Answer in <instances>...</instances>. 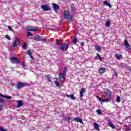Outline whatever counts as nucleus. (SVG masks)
Instances as JSON below:
<instances>
[{
  "instance_id": "3",
  "label": "nucleus",
  "mask_w": 131,
  "mask_h": 131,
  "mask_svg": "<svg viewBox=\"0 0 131 131\" xmlns=\"http://www.w3.org/2000/svg\"><path fill=\"white\" fill-rule=\"evenodd\" d=\"M20 45V39L18 38H15L14 40L13 41V48H16V47H18Z\"/></svg>"
},
{
  "instance_id": "21",
  "label": "nucleus",
  "mask_w": 131,
  "mask_h": 131,
  "mask_svg": "<svg viewBox=\"0 0 131 131\" xmlns=\"http://www.w3.org/2000/svg\"><path fill=\"white\" fill-rule=\"evenodd\" d=\"M116 57L117 59H118V60H120V59H121V58H122V55H121L120 54H116Z\"/></svg>"
},
{
  "instance_id": "32",
  "label": "nucleus",
  "mask_w": 131,
  "mask_h": 131,
  "mask_svg": "<svg viewBox=\"0 0 131 131\" xmlns=\"http://www.w3.org/2000/svg\"><path fill=\"white\" fill-rule=\"evenodd\" d=\"M0 131H8V129H5L3 127H0Z\"/></svg>"
},
{
  "instance_id": "1",
  "label": "nucleus",
  "mask_w": 131,
  "mask_h": 131,
  "mask_svg": "<svg viewBox=\"0 0 131 131\" xmlns=\"http://www.w3.org/2000/svg\"><path fill=\"white\" fill-rule=\"evenodd\" d=\"M33 39L36 40L37 41H46L47 39L44 38L43 37H40V36H38V37H34Z\"/></svg>"
},
{
  "instance_id": "58",
  "label": "nucleus",
  "mask_w": 131,
  "mask_h": 131,
  "mask_svg": "<svg viewBox=\"0 0 131 131\" xmlns=\"http://www.w3.org/2000/svg\"><path fill=\"white\" fill-rule=\"evenodd\" d=\"M68 35H69V33H68Z\"/></svg>"
},
{
  "instance_id": "23",
  "label": "nucleus",
  "mask_w": 131,
  "mask_h": 131,
  "mask_svg": "<svg viewBox=\"0 0 131 131\" xmlns=\"http://www.w3.org/2000/svg\"><path fill=\"white\" fill-rule=\"evenodd\" d=\"M27 47V43L25 42L23 44L22 48L24 50H26V47Z\"/></svg>"
},
{
  "instance_id": "42",
  "label": "nucleus",
  "mask_w": 131,
  "mask_h": 131,
  "mask_svg": "<svg viewBox=\"0 0 131 131\" xmlns=\"http://www.w3.org/2000/svg\"><path fill=\"white\" fill-rule=\"evenodd\" d=\"M64 19H66V11H64Z\"/></svg>"
},
{
  "instance_id": "39",
  "label": "nucleus",
  "mask_w": 131,
  "mask_h": 131,
  "mask_svg": "<svg viewBox=\"0 0 131 131\" xmlns=\"http://www.w3.org/2000/svg\"><path fill=\"white\" fill-rule=\"evenodd\" d=\"M5 37L6 38H7V39H8V40H11V37H10L9 36V35H5Z\"/></svg>"
},
{
  "instance_id": "46",
  "label": "nucleus",
  "mask_w": 131,
  "mask_h": 131,
  "mask_svg": "<svg viewBox=\"0 0 131 131\" xmlns=\"http://www.w3.org/2000/svg\"><path fill=\"white\" fill-rule=\"evenodd\" d=\"M114 73L116 76H117V72H116V71H114Z\"/></svg>"
},
{
  "instance_id": "20",
  "label": "nucleus",
  "mask_w": 131,
  "mask_h": 131,
  "mask_svg": "<svg viewBox=\"0 0 131 131\" xmlns=\"http://www.w3.org/2000/svg\"><path fill=\"white\" fill-rule=\"evenodd\" d=\"M94 126H95L96 129H97V130H100V129H99V124L98 123L95 122Z\"/></svg>"
},
{
  "instance_id": "49",
  "label": "nucleus",
  "mask_w": 131,
  "mask_h": 131,
  "mask_svg": "<svg viewBox=\"0 0 131 131\" xmlns=\"http://www.w3.org/2000/svg\"><path fill=\"white\" fill-rule=\"evenodd\" d=\"M30 57L31 59H32V60H33V56H32V55H30Z\"/></svg>"
},
{
  "instance_id": "52",
  "label": "nucleus",
  "mask_w": 131,
  "mask_h": 131,
  "mask_svg": "<svg viewBox=\"0 0 131 131\" xmlns=\"http://www.w3.org/2000/svg\"><path fill=\"white\" fill-rule=\"evenodd\" d=\"M67 97H68V98H70V96H71V95H67Z\"/></svg>"
},
{
  "instance_id": "35",
  "label": "nucleus",
  "mask_w": 131,
  "mask_h": 131,
  "mask_svg": "<svg viewBox=\"0 0 131 131\" xmlns=\"http://www.w3.org/2000/svg\"><path fill=\"white\" fill-rule=\"evenodd\" d=\"M96 97L100 102H102L103 99H102L101 97H99L98 96H97Z\"/></svg>"
},
{
  "instance_id": "50",
  "label": "nucleus",
  "mask_w": 131,
  "mask_h": 131,
  "mask_svg": "<svg viewBox=\"0 0 131 131\" xmlns=\"http://www.w3.org/2000/svg\"><path fill=\"white\" fill-rule=\"evenodd\" d=\"M2 108H3V106H2V105L0 104V111L1 110H2Z\"/></svg>"
},
{
  "instance_id": "2",
  "label": "nucleus",
  "mask_w": 131,
  "mask_h": 131,
  "mask_svg": "<svg viewBox=\"0 0 131 131\" xmlns=\"http://www.w3.org/2000/svg\"><path fill=\"white\" fill-rule=\"evenodd\" d=\"M10 61L12 64H19L20 61L17 57H12L10 58Z\"/></svg>"
},
{
  "instance_id": "59",
  "label": "nucleus",
  "mask_w": 131,
  "mask_h": 131,
  "mask_svg": "<svg viewBox=\"0 0 131 131\" xmlns=\"http://www.w3.org/2000/svg\"><path fill=\"white\" fill-rule=\"evenodd\" d=\"M59 29V28H57V30Z\"/></svg>"
},
{
  "instance_id": "36",
  "label": "nucleus",
  "mask_w": 131,
  "mask_h": 131,
  "mask_svg": "<svg viewBox=\"0 0 131 131\" xmlns=\"http://www.w3.org/2000/svg\"><path fill=\"white\" fill-rule=\"evenodd\" d=\"M101 102L102 103H104L105 102H109V99H102V101Z\"/></svg>"
},
{
  "instance_id": "5",
  "label": "nucleus",
  "mask_w": 131,
  "mask_h": 131,
  "mask_svg": "<svg viewBox=\"0 0 131 131\" xmlns=\"http://www.w3.org/2000/svg\"><path fill=\"white\" fill-rule=\"evenodd\" d=\"M41 9H42L43 12L46 11H51V9L50 8V7L48 5H41Z\"/></svg>"
},
{
  "instance_id": "51",
  "label": "nucleus",
  "mask_w": 131,
  "mask_h": 131,
  "mask_svg": "<svg viewBox=\"0 0 131 131\" xmlns=\"http://www.w3.org/2000/svg\"><path fill=\"white\" fill-rule=\"evenodd\" d=\"M66 68H64V70L63 71V73H65L66 72Z\"/></svg>"
},
{
  "instance_id": "47",
  "label": "nucleus",
  "mask_w": 131,
  "mask_h": 131,
  "mask_svg": "<svg viewBox=\"0 0 131 131\" xmlns=\"http://www.w3.org/2000/svg\"><path fill=\"white\" fill-rule=\"evenodd\" d=\"M22 66L24 67V68H25L26 66L24 64V63H22Z\"/></svg>"
},
{
  "instance_id": "28",
  "label": "nucleus",
  "mask_w": 131,
  "mask_h": 131,
  "mask_svg": "<svg viewBox=\"0 0 131 131\" xmlns=\"http://www.w3.org/2000/svg\"><path fill=\"white\" fill-rule=\"evenodd\" d=\"M74 6L73 5V4L71 5V9H72V10L74 11H75L76 10V8H75L74 6Z\"/></svg>"
},
{
  "instance_id": "10",
  "label": "nucleus",
  "mask_w": 131,
  "mask_h": 131,
  "mask_svg": "<svg viewBox=\"0 0 131 131\" xmlns=\"http://www.w3.org/2000/svg\"><path fill=\"white\" fill-rule=\"evenodd\" d=\"M104 94L107 96L108 98H110L111 97V91H110L109 90L106 89V91L104 92Z\"/></svg>"
},
{
  "instance_id": "54",
  "label": "nucleus",
  "mask_w": 131,
  "mask_h": 131,
  "mask_svg": "<svg viewBox=\"0 0 131 131\" xmlns=\"http://www.w3.org/2000/svg\"><path fill=\"white\" fill-rule=\"evenodd\" d=\"M129 117H128L126 118V119H128V118H129Z\"/></svg>"
},
{
  "instance_id": "18",
  "label": "nucleus",
  "mask_w": 131,
  "mask_h": 131,
  "mask_svg": "<svg viewBox=\"0 0 131 131\" xmlns=\"http://www.w3.org/2000/svg\"><path fill=\"white\" fill-rule=\"evenodd\" d=\"M96 59H99V60H100V61H102V60L103 59V58L101 57V55L99 54V53H97Z\"/></svg>"
},
{
  "instance_id": "14",
  "label": "nucleus",
  "mask_w": 131,
  "mask_h": 131,
  "mask_svg": "<svg viewBox=\"0 0 131 131\" xmlns=\"http://www.w3.org/2000/svg\"><path fill=\"white\" fill-rule=\"evenodd\" d=\"M103 5H104V6H107V7H109L110 8H111L112 7L111 4L109 3V2H108L107 1H105L103 2Z\"/></svg>"
},
{
  "instance_id": "22",
  "label": "nucleus",
  "mask_w": 131,
  "mask_h": 131,
  "mask_svg": "<svg viewBox=\"0 0 131 131\" xmlns=\"http://www.w3.org/2000/svg\"><path fill=\"white\" fill-rule=\"evenodd\" d=\"M60 49L61 51H66V48L62 45H60Z\"/></svg>"
},
{
  "instance_id": "27",
  "label": "nucleus",
  "mask_w": 131,
  "mask_h": 131,
  "mask_svg": "<svg viewBox=\"0 0 131 131\" xmlns=\"http://www.w3.org/2000/svg\"><path fill=\"white\" fill-rule=\"evenodd\" d=\"M61 43H62V42H61L60 41V40L57 39V40L56 45H57V46H61L62 45H61Z\"/></svg>"
},
{
  "instance_id": "31",
  "label": "nucleus",
  "mask_w": 131,
  "mask_h": 131,
  "mask_svg": "<svg viewBox=\"0 0 131 131\" xmlns=\"http://www.w3.org/2000/svg\"><path fill=\"white\" fill-rule=\"evenodd\" d=\"M27 36L28 37L33 36V35L32 34H31V33H30V32H27Z\"/></svg>"
},
{
  "instance_id": "30",
  "label": "nucleus",
  "mask_w": 131,
  "mask_h": 131,
  "mask_svg": "<svg viewBox=\"0 0 131 131\" xmlns=\"http://www.w3.org/2000/svg\"><path fill=\"white\" fill-rule=\"evenodd\" d=\"M66 120H68V122L69 123H70V122H71L70 121L71 120V118L69 117H66Z\"/></svg>"
},
{
  "instance_id": "13",
  "label": "nucleus",
  "mask_w": 131,
  "mask_h": 131,
  "mask_svg": "<svg viewBox=\"0 0 131 131\" xmlns=\"http://www.w3.org/2000/svg\"><path fill=\"white\" fill-rule=\"evenodd\" d=\"M105 71H106V69L105 68H101L99 71L98 72L99 73V74H102L103 73H104V72H105Z\"/></svg>"
},
{
  "instance_id": "19",
  "label": "nucleus",
  "mask_w": 131,
  "mask_h": 131,
  "mask_svg": "<svg viewBox=\"0 0 131 131\" xmlns=\"http://www.w3.org/2000/svg\"><path fill=\"white\" fill-rule=\"evenodd\" d=\"M110 25H111V23L109 20H107L105 23V26H106V27H110Z\"/></svg>"
},
{
  "instance_id": "57",
  "label": "nucleus",
  "mask_w": 131,
  "mask_h": 131,
  "mask_svg": "<svg viewBox=\"0 0 131 131\" xmlns=\"http://www.w3.org/2000/svg\"><path fill=\"white\" fill-rule=\"evenodd\" d=\"M130 126H131V123L129 124Z\"/></svg>"
},
{
  "instance_id": "40",
  "label": "nucleus",
  "mask_w": 131,
  "mask_h": 131,
  "mask_svg": "<svg viewBox=\"0 0 131 131\" xmlns=\"http://www.w3.org/2000/svg\"><path fill=\"white\" fill-rule=\"evenodd\" d=\"M5 98H6V99H8V100H11V99H12V97L9 96H5Z\"/></svg>"
},
{
  "instance_id": "9",
  "label": "nucleus",
  "mask_w": 131,
  "mask_h": 131,
  "mask_svg": "<svg viewBox=\"0 0 131 131\" xmlns=\"http://www.w3.org/2000/svg\"><path fill=\"white\" fill-rule=\"evenodd\" d=\"M26 30H27L28 31H36V30H37V29H35V28L31 26H28L26 28Z\"/></svg>"
},
{
  "instance_id": "24",
  "label": "nucleus",
  "mask_w": 131,
  "mask_h": 131,
  "mask_svg": "<svg viewBox=\"0 0 131 131\" xmlns=\"http://www.w3.org/2000/svg\"><path fill=\"white\" fill-rule=\"evenodd\" d=\"M73 42L74 43V45H76V43H77V38L74 37Z\"/></svg>"
},
{
  "instance_id": "15",
  "label": "nucleus",
  "mask_w": 131,
  "mask_h": 131,
  "mask_svg": "<svg viewBox=\"0 0 131 131\" xmlns=\"http://www.w3.org/2000/svg\"><path fill=\"white\" fill-rule=\"evenodd\" d=\"M108 126H110L111 127H112L113 128H115V126L114 125V124H113V123H112V122H111V121H108Z\"/></svg>"
},
{
  "instance_id": "48",
  "label": "nucleus",
  "mask_w": 131,
  "mask_h": 131,
  "mask_svg": "<svg viewBox=\"0 0 131 131\" xmlns=\"http://www.w3.org/2000/svg\"><path fill=\"white\" fill-rule=\"evenodd\" d=\"M81 46H84V42H82L81 43Z\"/></svg>"
},
{
  "instance_id": "16",
  "label": "nucleus",
  "mask_w": 131,
  "mask_h": 131,
  "mask_svg": "<svg viewBox=\"0 0 131 131\" xmlns=\"http://www.w3.org/2000/svg\"><path fill=\"white\" fill-rule=\"evenodd\" d=\"M85 93V89L82 88L80 91V97L81 98L83 97V93Z\"/></svg>"
},
{
  "instance_id": "7",
  "label": "nucleus",
  "mask_w": 131,
  "mask_h": 131,
  "mask_svg": "<svg viewBox=\"0 0 131 131\" xmlns=\"http://www.w3.org/2000/svg\"><path fill=\"white\" fill-rule=\"evenodd\" d=\"M52 9L53 10L57 12V10H59V9H60V6H59V5L55 4V3H52Z\"/></svg>"
},
{
  "instance_id": "11",
  "label": "nucleus",
  "mask_w": 131,
  "mask_h": 131,
  "mask_svg": "<svg viewBox=\"0 0 131 131\" xmlns=\"http://www.w3.org/2000/svg\"><path fill=\"white\" fill-rule=\"evenodd\" d=\"M73 120H75V121H76V122H80V123L83 124L82 119H80L79 118H74Z\"/></svg>"
},
{
  "instance_id": "17",
  "label": "nucleus",
  "mask_w": 131,
  "mask_h": 131,
  "mask_svg": "<svg viewBox=\"0 0 131 131\" xmlns=\"http://www.w3.org/2000/svg\"><path fill=\"white\" fill-rule=\"evenodd\" d=\"M21 106H23V102L21 100H19L17 103V108L21 107Z\"/></svg>"
},
{
  "instance_id": "43",
  "label": "nucleus",
  "mask_w": 131,
  "mask_h": 131,
  "mask_svg": "<svg viewBox=\"0 0 131 131\" xmlns=\"http://www.w3.org/2000/svg\"><path fill=\"white\" fill-rule=\"evenodd\" d=\"M46 76L47 79H50V75H47Z\"/></svg>"
},
{
  "instance_id": "26",
  "label": "nucleus",
  "mask_w": 131,
  "mask_h": 131,
  "mask_svg": "<svg viewBox=\"0 0 131 131\" xmlns=\"http://www.w3.org/2000/svg\"><path fill=\"white\" fill-rule=\"evenodd\" d=\"M8 29H9V30H10V31H12V32H13V33L14 32V30H13V29H12V27H11V26H8Z\"/></svg>"
},
{
  "instance_id": "4",
  "label": "nucleus",
  "mask_w": 131,
  "mask_h": 131,
  "mask_svg": "<svg viewBox=\"0 0 131 131\" xmlns=\"http://www.w3.org/2000/svg\"><path fill=\"white\" fill-rule=\"evenodd\" d=\"M66 17L69 22H71V21H72V15H71L69 11H66Z\"/></svg>"
},
{
  "instance_id": "44",
  "label": "nucleus",
  "mask_w": 131,
  "mask_h": 131,
  "mask_svg": "<svg viewBox=\"0 0 131 131\" xmlns=\"http://www.w3.org/2000/svg\"><path fill=\"white\" fill-rule=\"evenodd\" d=\"M68 48H69V44H67L66 45V50H67V49H68Z\"/></svg>"
},
{
  "instance_id": "33",
  "label": "nucleus",
  "mask_w": 131,
  "mask_h": 131,
  "mask_svg": "<svg viewBox=\"0 0 131 131\" xmlns=\"http://www.w3.org/2000/svg\"><path fill=\"white\" fill-rule=\"evenodd\" d=\"M95 49H96V51H100V50H101V48L98 46H96Z\"/></svg>"
},
{
  "instance_id": "45",
  "label": "nucleus",
  "mask_w": 131,
  "mask_h": 131,
  "mask_svg": "<svg viewBox=\"0 0 131 131\" xmlns=\"http://www.w3.org/2000/svg\"><path fill=\"white\" fill-rule=\"evenodd\" d=\"M0 97H3V98H5V97H6V96H5V95H4L1 94H0Z\"/></svg>"
},
{
  "instance_id": "29",
  "label": "nucleus",
  "mask_w": 131,
  "mask_h": 131,
  "mask_svg": "<svg viewBox=\"0 0 131 131\" xmlns=\"http://www.w3.org/2000/svg\"><path fill=\"white\" fill-rule=\"evenodd\" d=\"M116 101L118 103H119L120 102V96H117V99H116Z\"/></svg>"
},
{
  "instance_id": "8",
  "label": "nucleus",
  "mask_w": 131,
  "mask_h": 131,
  "mask_svg": "<svg viewBox=\"0 0 131 131\" xmlns=\"http://www.w3.org/2000/svg\"><path fill=\"white\" fill-rule=\"evenodd\" d=\"M59 81L61 82H64L65 81V76L62 73H60L59 74Z\"/></svg>"
},
{
  "instance_id": "12",
  "label": "nucleus",
  "mask_w": 131,
  "mask_h": 131,
  "mask_svg": "<svg viewBox=\"0 0 131 131\" xmlns=\"http://www.w3.org/2000/svg\"><path fill=\"white\" fill-rule=\"evenodd\" d=\"M124 46L127 48V49H130V45L128 43L127 40L125 39L124 41Z\"/></svg>"
},
{
  "instance_id": "34",
  "label": "nucleus",
  "mask_w": 131,
  "mask_h": 131,
  "mask_svg": "<svg viewBox=\"0 0 131 131\" xmlns=\"http://www.w3.org/2000/svg\"><path fill=\"white\" fill-rule=\"evenodd\" d=\"M27 54L28 55H29V56H31L32 55V53H31V51H30V50H29L27 51Z\"/></svg>"
},
{
  "instance_id": "6",
  "label": "nucleus",
  "mask_w": 131,
  "mask_h": 131,
  "mask_svg": "<svg viewBox=\"0 0 131 131\" xmlns=\"http://www.w3.org/2000/svg\"><path fill=\"white\" fill-rule=\"evenodd\" d=\"M25 85H27V84L24 83H21V82H19L17 84V89L18 90H20L21 88H24Z\"/></svg>"
},
{
  "instance_id": "53",
  "label": "nucleus",
  "mask_w": 131,
  "mask_h": 131,
  "mask_svg": "<svg viewBox=\"0 0 131 131\" xmlns=\"http://www.w3.org/2000/svg\"><path fill=\"white\" fill-rule=\"evenodd\" d=\"M48 80H49V81H50V82H51V79L50 78L48 79Z\"/></svg>"
},
{
  "instance_id": "55",
  "label": "nucleus",
  "mask_w": 131,
  "mask_h": 131,
  "mask_svg": "<svg viewBox=\"0 0 131 131\" xmlns=\"http://www.w3.org/2000/svg\"><path fill=\"white\" fill-rule=\"evenodd\" d=\"M32 95H34V96L35 95L34 93L32 92Z\"/></svg>"
},
{
  "instance_id": "37",
  "label": "nucleus",
  "mask_w": 131,
  "mask_h": 131,
  "mask_svg": "<svg viewBox=\"0 0 131 131\" xmlns=\"http://www.w3.org/2000/svg\"><path fill=\"white\" fill-rule=\"evenodd\" d=\"M96 112L98 113V114H99V115H101L102 114V112H101L100 110H96Z\"/></svg>"
},
{
  "instance_id": "38",
  "label": "nucleus",
  "mask_w": 131,
  "mask_h": 131,
  "mask_svg": "<svg viewBox=\"0 0 131 131\" xmlns=\"http://www.w3.org/2000/svg\"><path fill=\"white\" fill-rule=\"evenodd\" d=\"M71 99H72V100H75L76 98L73 96V95H71L70 96Z\"/></svg>"
},
{
  "instance_id": "41",
  "label": "nucleus",
  "mask_w": 131,
  "mask_h": 131,
  "mask_svg": "<svg viewBox=\"0 0 131 131\" xmlns=\"http://www.w3.org/2000/svg\"><path fill=\"white\" fill-rule=\"evenodd\" d=\"M5 102V100L3 99L0 98V103H4Z\"/></svg>"
},
{
  "instance_id": "25",
  "label": "nucleus",
  "mask_w": 131,
  "mask_h": 131,
  "mask_svg": "<svg viewBox=\"0 0 131 131\" xmlns=\"http://www.w3.org/2000/svg\"><path fill=\"white\" fill-rule=\"evenodd\" d=\"M55 85L57 86V88H60V83H59V82L55 81L54 82Z\"/></svg>"
},
{
  "instance_id": "56",
  "label": "nucleus",
  "mask_w": 131,
  "mask_h": 131,
  "mask_svg": "<svg viewBox=\"0 0 131 131\" xmlns=\"http://www.w3.org/2000/svg\"><path fill=\"white\" fill-rule=\"evenodd\" d=\"M51 30H52V31H55V30L54 29H51Z\"/></svg>"
}]
</instances>
